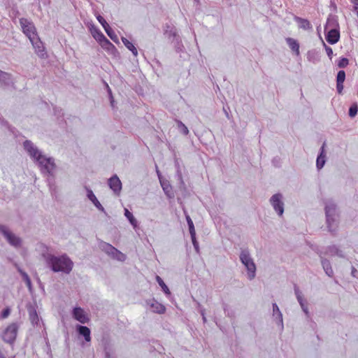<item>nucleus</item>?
I'll use <instances>...</instances> for the list:
<instances>
[{
  "label": "nucleus",
  "instance_id": "obj_44",
  "mask_svg": "<svg viewBox=\"0 0 358 358\" xmlns=\"http://www.w3.org/2000/svg\"><path fill=\"white\" fill-rule=\"evenodd\" d=\"M191 238H192V241L194 245V247L195 248L196 250L198 252L199 251V243L196 239V233L194 234V236H191Z\"/></svg>",
  "mask_w": 358,
  "mask_h": 358
},
{
  "label": "nucleus",
  "instance_id": "obj_18",
  "mask_svg": "<svg viewBox=\"0 0 358 358\" xmlns=\"http://www.w3.org/2000/svg\"><path fill=\"white\" fill-rule=\"evenodd\" d=\"M87 197L94 203V205L100 210L103 211V207L96 199L93 192L90 189L87 191Z\"/></svg>",
  "mask_w": 358,
  "mask_h": 358
},
{
  "label": "nucleus",
  "instance_id": "obj_40",
  "mask_svg": "<svg viewBox=\"0 0 358 358\" xmlns=\"http://www.w3.org/2000/svg\"><path fill=\"white\" fill-rule=\"evenodd\" d=\"M10 313V308L7 307L5 309L3 310L1 313V318L5 319L7 318Z\"/></svg>",
  "mask_w": 358,
  "mask_h": 358
},
{
  "label": "nucleus",
  "instance_id": "obj_2",
  "mask_svg": "<svg viewBox=\"0 0 358 358\" xmlns=\"http://www.w3.org/2000/svg\"><path fill=\"white\" fill-rule=\"evenodd\" d=\"M24 148L29 155L38 162L43 171H45L48 173H52L55 166L52 159L42 155L29 141H25L24 142Z\"/></svg>",
  "mask_w": 358,
  "mask_h": 358
},
{
  "label": "nucleus",
  "instance_id": "obj_42",
  "mask_svg": "<svg viewBox=\"0 0 358 358\" xmlns=\"http://www.w3.org/2000/svg\"><path fill=\"white\" fill-rule=\"evenodd\" d=\"M17 271L18 272L21 274V275L22 276L25 282H27V280H28L29 278V275H27V273H25L24 271H23L20 267L17 266Z\"/></svg>",
  "mask_w": 358,
  "mask_h": 358
},
{
  "label": "nucleus",
  "instance_id": "obj_19",
  "mask_svg": "<svg viewBox=\"0 0 358 358\" xmlns=\"http://www.w3.org/2000/svg\"><path fill=\"white\" fill-rule=\"evenodd\" d=\"M11 83L12 79L10 75L0 70V83L8 86Z\"/></svg>",
  "mask_w": 358,
  "mask_h": 358
},
{
  "label": "nucleus",
  "instance_id": "obj_46",
  "mask_svg": "<svg viewBox=\"0 0 358 358\" xmlns=\"http://www.w3.org/2000/svg\"><path fill=\"white\" fill-rule=\"evenodd\" d=\"M111 92H112V91H108V94H109V96H110L111 106L113 107H114V99H113V96Z\"/></svg>",
  "mask_w": 358,
  "mask_h": 358
},
{
  "label": "nucleus",
  "instance_id": "obj_4",
  "mask_svg": "<svg viewBox=\"0 0 358 358\" xmlns=\"http://www.w3.org/2000/svg\"><path fill=\"white\" fill-rule=\"evenodd\" d=\"M336 206L333 203L328 204L325 207L327 224L330 231H334L338 227L336 219L335 218L336 216Z\"/></svg>",
  "mask_w": 358,
  "mask_h": 358
},
{
  "label": "nucleus",
  "instance_id": "obj_14",
  "mask_svg": "<svg viewBox=\"0 0 358 358\" xmlns=\"http://www.w3.org/2000/svg\"><path fill=\"white\" fill-rule=\"evenodd\" d=\"M36 41L34 42L33 41L32 45L35 48L36 53L38 55V57L41 58H44L46 56V52L45 50V48L43 47V45L42 42L37 38Z\"/></svg>",
  "mask_w": 358,
  "mask_h": 358
},
{
  "label": "nucleus",
  "instance_id": "obj_37",
  "mask_svg": "<svg viewBox=\"0 0 358 358\" xmlns=\"http://www.w3.org/2000/svg\"><path fill=\"white\" fill-rule=\"evenodd\" d=\"M178 125L182 129V132L185 135H187L189 134V130L187 127L180 121H178Z\"/></svg>",
  "mask_w": 358,
  "mask_h": 358
},
{
  "label": "nucleus",
  "instance_id": "obj_22",
  "mask_svg": "<svg viewBox=\"0 0 358 358\" xmlns=\"http://www.w3.org/2000/svg\"><path fill=\"white\" fill-rule=\"evenodd\" d=\"M99 44L103 49L110 52H113V51L116 50L114 45L111 43L107 38H106L103 41H101Z\"/></svg>",
  "mask_w": 358,
  "mask_h": 358
},
{
  "label": "nucleus",
  "instance_id": "obj_30",
  "mask_svg": "<svg viewBox=\"0 0 358 358\" xmlns=\"http://www.w3.org/2000/svg\"><path fill=\"white\" fill-rule=\"evenodd\" d=\"M186 219H187V224L189 226V230L190 235H191V236H194V235L196 232H195V229H194L193 222L189 215L186 216Z\"/></svg>",
  "mask_w": 358,
  "mask_h": 358
},
{
  "label": "nucleus",
  "instance_id": "obj_24",
  "mask_svg": "<svg viewBox=\"0 0 358 358\" xmlns=\"http://www.w3.org/2000/svg\"><path fill=\"white\" fill-rule=\"evenodd\" d=\"M92 34L93 37L99 42L103 41L106 37L103 35V34L96 28H94V30L92 31Z\"/></svg>",
  "mask_w": 358,
  "mask_h": 358
},
{
  "label": "nucleus",
  "instance_id": "obj_51",
  "mask_svg": "<svg viewBox=\"0 0 358 358\" xmlns=\"http://www.w3.org/2000/svg\"><path fill=\"white\" fill-rule=\"evenodd\" d=\"M196 2L199 3V0H194Z\"/></svg>",
  "mask_w": 358,
  "mask_h": 358
},
{
  "label": "nucleus",
  "instance_id": "obj_15",
  "mask_svg": "<svg viewBox=\"0 0 358 358\" xmlns=\"http://www.w3.org/2000/svg\"><path fill=\"white\" fill-rule=\"evenodd\" d=\"M286 42L288 45V46L289 47V48L294 52H295V54L299 56L300 55V51H299V42L294 39V38H286Z\"/></svg>",
  "mask_w": 358,
  "mask_h": 358
},
{
  "label": "nucleus",
  "instance_id": "obj_50",
  "mask_svg": "<svg viewBox=\"0 0 358 358\" xmlns=\"http://www.w3.org/2000/svg\"><path fill=\"white\" fill-rule=\"evenodd\" d=\"M353 3H355V5L358 6V0H353L352 1Z\"/></svg>",
  "mask_w": 358,
  "mask_h": 358
},
{
  "label": "nucleus",
  "instance_id": "obj_6",
  "mask_svg": "<svg viewBox=\"0 0 358 358\" xmlns=\"http://www.w3.org/2000/svg\"><path fill=\"white\" fill-rule=\"evenodd\" d=\"M241 262L245 266L248 271V276L250 279L254 278L255 275L256 266L252 259L250 258L248 251H242L240 256Z\"/></svg>",
  "mask_w": 358,
  "mask_h": 358
},
{
  "label": "nucleus",
  "instance_id": "obj_20",
  "mask_svg": "<svg viewBox=\"0 0 358 358\" xmlns=\"http://www.w3.org/2000/svg\"><path fill=\"white\" fill-rule=\"evenodd\" d=\"M324 145L325 143H324L322 146L320 155L317 157V159L316 164L318 169H322L325 163Z\"/></svg>",
  "mask_w": 358,
  "mask_h": 358
},
{
  "label": "nucleus",
  "instance_id": "obj_21",
  "mask_svg": "<svg viewBox=\"0 0 358 358\" xmlns=\"http://www.w3.org/2000/svg\"><path fill=\"white\" fill-rule=\"evenodd\" d=\"M162 189L166 194V195L169 198H173L174 196L173 192L172 189L171 185L169 184V182H161Z\"/></svg>",
  "mask_w": 358,
  "mask_h": 358
},
{
  "label": "nucleus",
  "instance_id": "obj_43",
  "mask_svg": "<svg viewBox=\"0 0 358 358\" xmlns=\"http://www.w3.org/2000/svg\"><path fill=\"white\" fill-rule=\"evenodd\" d=\"M30 320H31L32 322H38V317L36 311H34V313H30Z\"/></svg>",
  "mask_w": 358,
  "mask_h": 358
},
{
  "label": "nucleus",
  "instance_id": "obj_33",
  "mask_svg": "<svg viewBox=\"0 0 358 358\" xmlns=\"http://www.w3.org/2000/svg\"><path fill=\"white\" fill-rule=\"evenodd\" d=\"M357 112H358V105L355 103H353L350 109H349V115L351 117H354L356 116V115L357 114Z\"/></svg>",
  "mask_w": 358,
  "mask_h": 358
},
{
  "label": "nucleus",
  "instance_id": "obj_17",
  "mask_svg": "<svg viewBox=\"0 0 358 358\" xmlns=\"http://www.w3.org/2000/svg\"><path fill=\"white\" fill-rule=\"evenodd\" d=\"M77 330L80 335L84 336L86 341L90 342L91 341L90 330L88 327L78 325Z\"/></svg>",
  "mask_w": 358,
  "mask_h": 358
},
{
  "label": "nucleus",
  "instance_id": "obj_5",
  "mask_svg": "<svg viewBox=\"0 0 358 358\" xmlns=\"http://www.w3.org/2000/svg\"><path fill=\"white\" fill-rule=\"evenodd\" d=\"M18 326L16 323H11L7 326L3 332L2 339L4 342L13 344L16 340Z\"/></svg>",
  "mask_w": 358,
  "mask_h": 358
},
{
  "label": "nucleus",
  "instance_id": "obj_23",
  "mask_svg": "<svg viewBox=\"0 0 358 358\" xmlns=\"http://www.w3.org/2000/svg\"><path fill=\"white\" fill-rule=\"evenodd\" d=\"M122 41L124 45L133 53L134 56L138 55V51L134 45L124 37H122Z\"/></svg>",
  "mask_w": 358,
  "mask_h": 358
},
{
  "label": "nucleus",
  "instance_id": "obj_39",
  "mask_svg": "<svg viewBox=\"0 0 358 358\" xmlns=\"http://www.w3.org/2000/svg\"><path fill=\"white\" fill-rule=\"evenodd\" d=\"M322 43L325 48L327 55L329 56V58H331V56L333 55V50H332L331 48H330L329 46H327L324 41H322Z\"/></svg>",
  "mask_w": 358,
  "mask_h": 358
},
{
  "label": "nucleus",
  "instance_id": "obj_28",
  "mask_svg": "<svg viewBox=\"0 0 358 358\" xmlns=\"http://www.w3.org/2000/svg\"><path fill=\"white\" fill-rule=\"evenodd\" d=\"M124 215L129 220L131 225H133L135 227L137 224V222L134 218V215H132V213H130L129 210L127 208L124 209Z\"/></svg>",
  "mask_w": 358,
  "mask_h": 358
},
{
  "label": "nucleus",
  "instance_id": "obj_36",
  "mask_svg": "<svg viewBox=\"0 0 358 358\" xmlns=\"http://www.w3.org/2000/svg\"><path fill=\"white\" fill-rule=\"evenodd\" d=\"M345 78V73L344 71H339L337 73L336 82L343 83Z\"/></svg>",
  "mask_w": 358,
  "mask_h": 358
},
{
  "label": "nucleus",
  "instance_id": "obj_29",
  "mask_svg": "<svg viewBox=\"0 0 358 358\" xmlns=\"http://www.w3.org/2000/svg\"><path fill=\"white\" fill-rule=\"evenodd\" d=\"M307 58L308 61L315 63L318 62V58L317 57V53L315 50H310L308 52Z\"/></svg>",
  "mask_w": 358,
  "mask_h": 358
},
{
  "label": "nucleus",
  "instance_id": "obj_13",
  "mask_svg": "<svg viewBox=\"0 0 358 358\" xmlns=\"http://www.w3.org/2000/svg\"><path fill=\"white\" fill-rule=\"evenodd\" d=\"M294 20L298 24V26L300 29L303 30H311L313 29V26L307 19L295 16Z\"/></svg>",
  "mask_w": 358,
  "mask_h": 358
},
{
  "label": "nucleus",
  "instance_id": "obj_10",
  "mask_svg": "<svg viewBox=\"0 0 358 358\" xmlns=\"http://www.w3.org/2000/svg\"><path fill=\"white\" fill-rule=\"evenodd\" d=\"M281 194H275L270 200L271 205L279 215H282L284 212L283 203L281 201Z\"/></svg>",
  "mask_w": 358,
  "mask_h": 358
},
{
  "label": "nucleus",
  "instance_id": "obj_25",
  "mask_svg": "<svg viewBox=\"0 0 358 358\" xmlns=\"http://www.w3.org/2000/svg\"><path fill=\"white\" fill-rule=\"evenodd\" d=\"M322 264L323 266V268L324 269L326 273L329 276H331L333 275V270L331 267L330 262L327 259L322 260Z\"/></svg>",
  "mask_w": 358,
  "mask_h": 358
},
{
  "label": "nucleus",
  "instance_id": "obj_34",
  "mask_svg": "<svg viewBox=\"0 0 358 358\" xmlns=\"http://www.w3.org/2000/svg\"><path fill=\"white\" fill-rule=\"evenodd\" d=\"M96 19L99 21V22L102 25V27H103L104 30L106 29H107L108 27H110V25L107 23L106 20L101 15H98L96 16Z\"/></svg>",
  "mask_w": 358,
  "mask_h": 358
},
{
  "label": "nucleus",
  "instance_id": "obj_35",
  "mask_svg": "<svg viewBox=\"0 0 358 358\" xmlns=\"http://www.w3.org/2000/svg\"><path fill=\"white\" fill-rule=\"evenodd\" d=\"M349 61L345 57H342L339 59L338 62V66L339 68H345L348 65Z\"/></svg>",
  "mask_w": 358,
  "mask_h": 358
},
{
  "label": "nucleus",
  "instance_id": "obj_11",
  "mask_svg": "<svg viewBox=\"0 0 358 358\" xmlns=\"http://www.w3.org/2000/svg\"><path fill=\"white\" fill-rule=\"evenodd\" d=\"M105 250L107 253L112 255L114 259H116L118 261L124 262L126 259V255L124 254L110 244L106 245Z\"/></svg>",
  "mask_w": 358,
  "mask_h": 358
},
{
  "label": "nucleus",
  "instance_id": "obj_41",
  "mask_svg": "<svg viewBox=\"0 0 358 358\" xmlns=\"http://www.w3.org/2000/svg\"><path fill=\"white\" fill-rule=\"evenodd\" d=\"M17 271L18 272L21 274V275L22 276L25 282H27V280H28L29 278V275H27V273H25L24 271H23L20 267L17 266Z\"/></svg>",
  "mask_w": 358,
  "mask_h": 358
},
{
  "label": "nucleus",
  "instance_id": "obj_26",
  "mask_svg": "<svg viewBox=\"0 0 358 358\" xmlns=\"http://www.w3.org/2000/svg\"><path fill=\"white\" fill-rule=\"evenodd\" d=\"M105 31L113 41H114L116 43H119L118 37L110 27H108L107 29H106Z\"/></svg>",
  "mask_w": 358,
  "mask_h": 358
},
{
  "label": "nucleus",
  "instance_id": "obj_27",
  "mask_svg": "<svg viewBox=\"0 0 358 358\" xmlns=\"http://www.w3.org/2000/svg\"><path fill=\"white\" fill-rule=\"evenodd\" d=\"M156 280L158 282V284L159 285V286L162 287L164 292L165 294L169 295L171 294L170 290H169V287H167V285L164 283L163 280L159 275H157Z\"/></svg>",
  "mask_w": 358,
  "mask_h": 358
},
{
  "label": "nucleus",
  "instance_id": "obj_8",
  "mask_svg": "<svg viewBox=\"0 0 358 358\" xmlns=\"http://www.w3.org/2000/svg\"><path fill=\"white\" fill-rule=\"evenodd\" d=\"M0 232L5 236L8 243L15 246H20L21 240L19 237L16 236L14 234L7 229L5 226L0 225Z\"/></svg>",
  "mask_w": 358,
  "mask_h": 358
},
{
  "label": "nucleus",
  "instance_id": "obj_1",
  "mask_svg": "<svg viewBox=\"0 0 358 358\" xmlns=\"http://www.w3.org/2000/svg\"><path fill=\"white\" fill-rule=\"evenodd\" d=\"M43 257L47 265L54 272L69 273L73 268V263L66 255L56 257L51 254H46L43 255Z\"/></svg>",
  "mask_w": 358,
  "mask_h": 358
},
{
  "label": "nucleus",
  "instance_id": "obj_31",
  "mask_svg": "<svg viewBox=\"0 0 358 358\" xmlns=\"http://www.w3.org/2000/svg\"><path fill=\"white\" fill-rule=\"evenodd\" d=\"M174 41H175L174 47H175L176 52H182L184 49V46L181 42V40L180 39V37L175 38Z\"/></svg>",
  "mask_w": 358,
  "mask_h": 358
},
{
  "label": "nucleus",
  "instance_id": "obj_47",
  "mask_svg": "<svg viewBox=\"0 0 358 358\" xmlns=\"http://www.w3.org/2000/svg\"><path fill=\"white\" fill-rule=\"evenodd\" d=\"M343 83L337 82L336 83V90H343Z\"/></svg>",
  "mask_w": 358,
  "mask_h": 358
},
{
  "label": "nucleus",
  "instance_id": "obj_12",
  "mask_svg": "<svg viewBox=\"0 0 358 358\" xmlns=\"http://www.w3.org/2000/svg\"><path fill=\"white\" fill-rule=\"evenodd\" d=\"M108 185L115 193L120 192L122 189L121 181L117 176H114L108 180Z\"/></svg>",
  "mask_w": 358,
  "mask_h": 358
},
{
  "label": "nucleus",
  "instance_id": "obj_16",
  "mask_svg": "<svg viewBox=\"0 0 358 358\" xmlns=\"http://www.w3.org/2000/svg\"><path fill=\"white\" fill-rule=\"evenodd\" d=\"M150 307L152 308V311L154 313H156L158 314H164L166 312L165 306L157 301H154L151 303Z\"/></svg>",
  "mask_w": 358,
  "mask_h": 358
},
{
  "label": "nucleus",
  "instance_id": "obj_38",
  "mask_svg": "<svg viewBox=\"0 0 358 358\" xmlns=\"http://www.w3.org/2000/svg\"><path fill=\"white\" fill-rule=\"evenodd\" d=\"M297 299H298V301H299V303H300V305H301V308H302L303 310L306 314H308V308H307V307L304 305L302 297H301V296L298 295V296H297Z\"/></svg>",
  "mask_w": 358,
  "mask_h": 358
},
{
  "label": "nucleus",
  "instance_id": "obj_32",
  "mask_svg": "<svg viewBox=\"0 0 358 358\" xmlns=\"http://www.w3.org/2000/svg\"><path fill=\"white\" fill-rule=\"evenodd\" d=\"M167 29H169V27L167 26ZM165 34L169 37H173V40L178 37H179V36L176 33V31L175 29L173 28H171L170 29H166L165 30Z\"/></svg>",
  "mask_w": 358,
  "mask_h": 358
},
{
  "label": "nucleus",
  "instance_id": "obj_48",
  "mask_svg": "<svg viewBox=\"0 0 358 358\" xmlns=\"http://www.w3.org/2000/svg\"><path fill=\"white\" fill-rule=\"evenodd\" d=\"M26 282L27 286L29 289H31V280H30V279H29V280H27V282Z\"/></svg>",
  "mask_w": 358,
  "mask_h": 358
},
{
  "label": "nucleus",
  "instance_id": "obj_49",
  "mask_svg": "<svg viewBox=\"0 0 358 358\" xmlns=\"http://www.w3.org/2000/svg\"><path fill=\"white\" fill-rule=\"evenodd\" d=\"M0 358H5L2 351L0 350Z\"/></svg>",
  "mask_w": 358,
  "mask_h": 358
},
{
  "label": "nucleus",
  "instance_id": "obj_7",
  "mask_svg": "<svg viewBox=\"0 0 358 358\" xmlns=\"http://www.w3.org/2000/svg\"><path fill=\"white\" fill-rule=\"evenodd\" d=\"M20 23L23 32L29 38L31 42L33 43V41L36 39V34L35 32V27L34 24L25 18H21L20 20Z\"/></svg>",
  "mask_w": 358,
  "mask_h": 358
},
{
  "label": "nucleus",
  "instance_id": "obj_9",
  "mask_svg": "<svg viewBox=\"0 0 358 358\" xmlns=\"http://www.w3.org/2000/svg\"><path fill=\"white\" fill-rule=\"evenodd\" d=\"M73 317L75 320L78 321L82 324L87 323L90 321L89 315L85 313V311L80 308L76 307L73 310Z\"/></svg>",
  "mask_w": 358,
  "mask_h": 358
},
{
  "label": "nucleus",
  "instance_id": "obj_3",
  "mask_svg": "<svg viewBox=\"0 0 358 358\" xmlns=\"http://www.w3.org/2000/svg\"><path fill=\"white\" fill-rule=\"evenodd\" d=\"M338 24L333 18H328L324 30L326 32V40L330 44L336 43L340 38Z\"/></svg>",
  "mask_w": 358,
  "mask_h": 358
},
{
  "label": "nucleus",
  "instance_id": "obj_45",
  "mask_svg": "<svg viewBox=\"0 0 358 358\" xmlns=\"http://www.w3.org/2000/svg\"><path fill=\"white\" fill-rule=\"evenodd\" d=\"M273 313H278L279 314L280 317V320H282V314H281V313H280V310H279L278 306L275 303H274V304L273 305Z\"/></svg>",
  "mask_w": 358,
  "mask_h": 358
}]
</instances>
